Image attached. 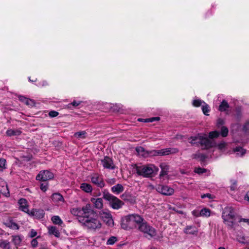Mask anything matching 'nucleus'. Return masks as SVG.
Wrapping results in <instances>:
<instances>
[{
  "mask_svg": "<svg viewBox=\"0 0 249 249\" xmlns=\"http://www.w3.org/2000/svg\"><path fill=\"white\" fill-rule=\"evenodd\" d=\"M47 84H47V82H46V81H43V82H42V86H46V85H47Z\"/></svg>",
  "mask_w": 249,
  "mask_h": 249,
  "instance_id": "58",
  "label": "nucleus"
},
{
  "mask_svg": "<svg viewBox=\"0 0 249 249\" xmlns=\"http://www.w3.org/2000/svg\"><path fill=\"white\" fill-rule=\"evenodd\" d=\"M103 197L109 201L110 206L113 209L118 210L121 208L124 204L122 201L112 195L106 190L103 191Z\"/></svg>",
  "mask_w": 249,
  "mask_h": 249,
  "instance_id": "5",
  "label": "nucleus"
},
{
  "mask_svg": "<svg viewBox=\"0 0 249 249\" xmlns=\"http://www.w3.org/2000/svg\"><path fill=\"white\" fill-rule=\"evenodd\" d=\"M201 197L203 198H205V197H208V198H209L210 199H213V196L211 194H208H208H204L203 195H202L201 196Z\"/></svg>",
  "mask_w": 249,
  "mask_h": 249,
  "instance_id": "50",
  "label": "nucleus"
},
{
  "mask_svg": "<svg viewBox=\"0 0 249 249\" xmlns=\"http://www.w3.org/2000/svg\"><path fill=\"white\" fill-rule=\"evenodd\" d=\"M52 221L54 224L59 225H60L63 223L62 220L61 219L60 217L57 215L53 216L52 217Z\"/></svg>",
  "mask_w": 249,
  "mask_h": 249,
  "instance_id": "31",
  "label": "nucleus"
},
{
  "mask_svg": "<svg viewBox=\"0 0 249 249\" xmlns=\"http://www.w3.org/2000/svg\"><path fill=\"white\" fill-rule=\"evenodd\" d=\"M195 172L199 174H202L206 172V169L200 167L196 168L195 169Z\"/></svg>",
  "mask_w": 249,
  "mask_h": 249,
  "instance_id": "40",
  "label": "nucleus"
},
{
  "mask_svg": "<svg viewBox=\"0 0 249 249\" xmlns=\"http://www.w3.org/2000/svg\"><path fill=\"white\" fill-rule=\"evenodd\" d=\"M160 167L161 169L160 178H162L163 177L168 175L169 166L165 163H161L160 164Z\"/></svg>",
  "mask_w": 249,
  "mask_h": 249,
  "instance_id": "18",
  "label": "nucleus"
},
{
  "mask_svg": "<svg viewBox=\"0 0 249 249\" xmlns=\"http://www.w3.org/2000/svg\"><path fill=\"white\" fill-rule=\"evenodd\" d=\"M71 213L77 216L78 220L83 226L90 230H96L102 227V223L90 204L87 203L81 208H73Z\"/></svg>",
  "mask_w": 249,
  "mask_h": 249,
  "instance_id": "1",
  "label": "nucleus"
},
{
  "mask_svg": "<svg viewBox=\"0 0 249 249\" xmlns=\"http://www.w3.org/2000/svg\"><path fill=\"white\" fill-rule=\"evenodd\" d=\"M160 120L159 117H153L150 118H148L145 120V122H152L154 121H158Z\"/></svg>",
  "mask_w": 249,
  "mask_h": 249,
  "instance_id": "47",
  "label": "nucleus"
},
{
  "mask_svg": "<svg viewBox=\"0 0 249 249\" xmlns=\"http://www.w3.org/2000/svg\"><path fill=\"white\" fill-rule=\"evenodd\" d=\"M237 188V184L236 182H234L232 184L231 186V190L232 191H234Z\"/></svg>",
  "mask_w": 249,
  "mask_h": 249,
  "instance_id": "52",
  "label": "nucleus"
},
{
  "mask_svg": "<svg viewBox=\"0 0 249 249\" xmlns=\"http://www.w3.org/2000/svg\"><path fill=\"white\" fill-rule=\"evenodd\" d=\"M183 231L187 234L196 235L198 232L197 228L195 226H187Z\"/></svg>",
  "mask_w": 249,
  "mask_h": 249,
  "instance_id": "17",
  "label": "nucleus"
},
{
  "mask_svg": "<svg viewBox=\"0 0 249 249\" xmlns=\"http://www.w3.org/2000/svg\"><path fill=\"white\" fill-rule=\"evenodd\" d=\"M90 201L95 208L101 210L103 208V200L102 198H91Z\"/></svg>",
  "mask_w": 249,
  "mask_h": 249,
  "instance_id": "14",
  "label": "nucleus"
},
{
  "mask_svg": "<svg viewBox=\"0 0 249 249\" xmlns=\"http://www.w3.org/2000/svg\"><path fill=\"white\" fill-rule=\"evenodd\" d=\"M6 160L4 159H0V171H2L6 168L5 166Z\"/></svg>",
  "mask_w": 249,
  "mask_h": 249,
  "instance_id": "36",
  "label": "nucleus"
},
{
  "mask_svg": "<svg viewBox=\"0 0 249 249\" xmlns=\"http://www.w3.org/2000/svg\"><path fill=\"white\" fill-rule=\"evenodd\" d=\"M48 184L47 183H42L40 184V189L45 192L48 189Z\"/></svg>",
  "mask_w": 249,
  "mask_h": 249,
  "instance_id": "44",
  "label": "nucleus"
},
{
  "mask_svg": "<svg viewBox=\"0 0 249 249\" xmlns=\"http://www.w3.org/2000/svg\"><path fill=\"white\" fill-rule=\"evenodd\" d=\"M137 173L144 178L151 177L154 174H157L159 168L154 164L138 165L136 167Z\"/></svg>",
  "mask_w": 249,
  "mask_h": 249,
  "instance_id": "4",
  "label": "nucleus"
},
{
  "mask_svg": "<svg viewBox=\"0 0 249 249\" xmlns=\"http://www.w3.org/2000/svg\"><path fill=\"white\" fill-rule=\"evenodd\" d=\"M192 214L195 216H196V217H198V216H200L199 215V213H198L197 212L195 211H193L192 212Z\"/></svg>",
  "mask_w": 249,
  "mask_h": 249,
  "instance_id": "54",
  "label": "nucleus"
},
{
  "mask_svg": "<svg viewBox=\"0 0 249 249\" xmlns=\"http://www.w3.org/2000/svg\"><path fill=\"white\" fill-rule=\"evenodd\" d=\"M101 163L105 168L113 169L115 167L112 159L107 156L105 157L104 158L101 160Z\"/></svg>",
  "mask_w": 249,
  "mask_h": 249,
  "instance_id": "12",
  "label": "nucleus"
},
{
  "mask_svg": "<svg viewBox=\"0 0 249 249\" xmlns=\"http://www.w3.org/2000/svg\"><path fill=\"white\" fill-rule=\"evenodd\" d=\"M0 248L2 249H11V245L7 240L0 241Z\"/></svg>",
  "mask_w": 249,
  "mask_h": 249,
  "instance_id": "28",
  "label": "nucleus"
},
{
  "mask_svg": "<svg viewBox=\"0 0 249 249\" xmlns=\"http://www.w3.org/2000/svg\"><path fill=\"white\" fill-rule=\"evenodd\" d=\"M178 213H180V214H182L183 213V212L181 211H177Z\"/></svg>",
  "mask_w": 249,
  "mask_h": 249,
  "instance_id": "59",
  "label": "nucleus"
},
{
  "mask_svg": "<svg viewBox=\"0 0 249 249\" xmlns=\"http://www.w3.org/2000/svg\"><path fill=\"white\" fill-rule=\"evenodd\" d=\"M227 144L225 142H221L217 145V146L219 150H222L226 148Z\"/></svg>",
  "mask_w": 249,
  "mask_h": 249,
  "instance_id": "38",
  "label": "nucleus"
},
{
  "mask_svg": "<svg viewBox=\"0 0 249 249\" xmlns=\"http://www.w3.org/2000/svg\"><path fill=\"white\" fill-rule=\"evenodd\" d=\"M143 221V218L138 214H132L124 216L121 219V228L125 230L134 229Z\"/></svg>",
  "mask_w": 249,
  "mask_h": 249,
  "instance_id": "2",
  "label": "nucleus"
},
{
  "mask_svg": "<svg viewBox=\"0 0 249 249\" xmlns=\"http://www.w3.org/2000/svg\"><path fill=\"white\" fill-rule=\"evenodd\" d=\"M0 194H1V192H0Z\"/></svg>",
  "mask_w": 249,
  "mask_h": 249,
  "instance_id": "61",
  "label": "nucleus"
},
{
  "mask_svg": "<svg viewBox=\"0 0 249 249\" xmlns=\"http://www.w3.org/2000/svg\"><path fill=\"white\" fill-rule=\"evenodd\" d=\"M39 238V236H37L36 238L33 239L31 243V245L33 247H36L38 245L37 239Z\"/></svg>",
  "mask_w": 249,
  "mask_h": 249,
  "instance_id": "41",
  "label": "nucleus"
},
{
  "mask_svg": "<svg viewBox=\"0 0 249 249\" xmlns=\"http://www.w3.org/2000/svg\"><path fill=\"white\" fill-rule=\"evenodd\" d=\"M52 199L55 202H63L64 200L63 196L58 193L53 194L52 195Z\"/></svg>",
  "mask_w": 249,
  "mask_h": 249,
  "instance_id": "27",
  "label": "nucleus"
},
{
  "mask_svg": "<svg viewBox=\"0 0 249 249\" xmlns=\"http://www.w3.org/2000/svg\"><path fill=\"white\" fill-rule=\"evenodd\" d=\"M243 130L246 133L249 134V122H247L245 124Z\"/></svg>",
  "mask_w": 249,
  "mask_h": 249,
  "instance_id": "42",
  "label": "nucleus"
},
{
  "mask_svg": "<svg viewBox=\"0 0 249 249\" xmlns=\"http://www.w3.org/2000/svg\"><path fill=\"white\" fill-rule=\"evenodd\" d=\"M18 203L20 210L25 213H29L28 201L25 198H21L18 200Z\"/></svg>",
  "mask_w": 249,
  "mask_h": 249,
  "instance_id": "16",
  "label": "nucleus"
},
{
  "mask_svg": "<svg viewBox=\"0 0 249 249\" xmlns=\"http://www.w3.org/2000/svg\"><path fill=\"white\" fill-rule=\"evenodd\" d=\"M136 151L138 154L143 157H147L149 156L148 151H145L144 148L140 146L136 148Z\"/></svg>",
  "mask_w": 249,
  "mask_h": 249,
  "instance_id": "20",
  "label": "nucleus"
},
{
  "mask_svg": "<svg viewBox=\"0 0 249 249\" xmlns=\"http://www.w3.org/2000/svg\"><path fill=\"white\" fill-rule=\"evenodd\" d=\"M53 178V174L48 170L41 171L36 177V180L45 181Z\"/></svg>",
  "mask_w": 249,
  "mask_h": 249,
  "instance_id": "9",
  "label": "nucleus"
},
{
  "mask_svg": "<svg viewBox=\"0 0 249 249\" xmlns=\"http://www.w3.org/2000/svg\"><path fill=\"white\" fill-rule=\"evenodd\" d=\"M200 156L203 157L202 155H200L199 154H196L193 155L194 158L197 159Z\"/></svg>",
  "mask_w": 249,
  "mask_h": 249,
  "instance_id": "56",
  "label": "nucleus"
},
{
  "mask_svg": "<svg viewBox=\"0 0 249 249\" xmlns=\"http://www.w3.org/2000/svg\"><path fill=\"white\" fill-rule=\"evenodd\" d=\"M245 199L249 201V192L247 193Z\"/></svg>",
  "mask_w": 249,
  "mask_h": 249,
  "instance_id": "57",
  "label": "nucleus"
},
{
  "mask_svg": "<svg viewBox=\"0 0 249 249\" xmlns=\"http://www.w3.org/2000/svg\"><path fill=\"white\" fill-rule=\"evenodd\" d=\"M178 152V150L175 148H168L159 150L160 156L168 155L170 154H175Z\"/></svg>",
  "mask_w": 249,
  "mask_h": 249,
  "instance_id": "15",
  "label": "nucleus"
},
{
  "mask_svg": "<svg viewBox=\"0 0 249 249\" xmlns=\"http://www.w3.org/2000/svg\"><path fill=\"white\" fill-rule=\"evenodd\" d=\"M117 241V238L115 236H111L107 240V245H113Z\"/></svg>",
  "mask_w": 249,
  "mask_h": 249,
  "instance_id": "37",
  "label": "nucleus"
},
{
  "mask_svg": "<svg viewBox=\"0 0 249 249\" xmlns=\"http://www.w3.org/2000/svg\"><path fill=\"white\" fill-rule=\"evenodd\" d=\"M124 187L121 184H117L111 188L112 192L116 194H119L124 191Z\"/></svg>",
  "mask_w": 249,
  "mask_h": 249,
  "instance_id": "21",
  "label": "nucleus"
},
{
  "mask_svg": "<svg viewBox=\"0 0 249 249\" xmlns=\"http://www.w3.org/2000/svg\"><path fill=\"white\" fill-rule=\"evenodd\" d=\"M19 99L21 102L24 103L27 105L32 107L34 105L35 103L33 100L28 99L24 96H19Z\"/></svg>",
  "mask_w": 249,
  "mask_h": 249,
  "instance_id": "24",
  "label": "nucleus"
},
{
  "mask_svg": "<svg viewBox=\"0 0 249 249\" xmlns=\"http://www.w3.org/2000/svg\"><path fill=\"white\" fill-rule=\"evenodd\" d=\"M202 109L203 111V112L204 114L208 115V114L207 113H208L210 111L209 110V107L208 105H206L205 106H203L202 107Z\"/></svg>",
  "mask_w": 249,
  "mask_h": 249,
  "instance_id": "39",
  "label": "nucleus"
},
{
  "mask_svg": "<svg viewBox=\"0 0 249 249\" xmlns=\"http://www.w3.org/2000/svg\"><path fill=\"white\" fill-rule=\"evenodd\" d=\"M233 151L236 152L238 156H243L245 154L246 150L241 147H237L233 150Z\"/></svg>",
  "mask_w": 249,
  "mask_h": 249,
  "instance_id": "30",
  "label": "nucleus"
},
{
  "mask_svg": "<svg viewBox=\"0 0 249 249\" xmlns=\"http://www.w3.org/2000/svg\"><path fill=\"white\" fill-rule=\"evenodd\" d=\"M239 222H247L249 225V219H241Z\"/></svg>",
  "mask_w": 249,
  "mask_h": 249,
  "instance_id": "55",
  "label": "nucleus"
},
{
  "mask_svg": "<svg viewBox=\"0 0 249 249\" xmlns=\"http://www.w3.org/2000/svg\"><path fill=\"white\" fill-rule=\"evenodd\" d=\"M80 189L87 193H91L92 191V187L89 184L83 183L80 185Z\"/></svg>",
  "mask_w": 249,
  "mask_h": 249,
  "instance_id": "22",
  "label": "nucleus"
},
{
  "mask_svg": "<svg viewBox=\"0 0 249 249\" xmlns=\"http://www.w3.org/2000/svg\"><path fill=\"white\" fill-rule=\"evenodd\" d=\"M48 229L49 234H53L56 237H59L60 236V232L56 227H49Z\"/></svg>",
  "mask_w": 249,
  "mask_h": 249,
  "instance_id": "23",
  "label": "nucleus"
},
{
  "mask_svg": "<svg viewBox=\"0 0 249 249\" xmlns=\"http://www.w3.org/2000/svg\"><path fill=\"white\" fill-rule=\"evenodd\" d=\"M0 192L4 195L9 194L6 183L1 178H0Z\"/></svg>",
  "mask_w": 249,
  "mask_h": 249,
  "instance_id": "19",
  "label": "nucleus"
},
{
  "mask_svg": "<svg viewBox=\"0 0 249 249\" xmlns=\"http://www.w3.org/2000/svg\"><path fill=\"white\" fill-rule=\"evenodd\" d=\"M202 103H203V102L200 100H195L193 101V105L195 107H198L201 106ZM204 103H205L204 102Z\"/></svg>",
  "mask_w": 249,
  "mask_h": 249,
  "instance_id": "43",
  "label": "nucleus"
},
{
  "mask_svg": "<svg viewBox=\"0 0 249 249\" xmlns=\"http://www.w3.org/2000/svg\"><path fill=\"white\" fill-rule=\"evenodd\" d=\"M230 106L229 104L225 100H223L219 106L218 110L220 111H226L229 108Z\"/></svg>",
  "mask_w": 249,
  "mask_h": 249,
  "instance_id": "25",
  "label": "nucleus"
},
{
  "mask_svg": "<svg viewBox=\"0 0 249 249\" xmlns=\"http://www.w3.org/2000/svg\"><path fill=\"white\" fill-rule=\"evenodd\" d=\"M12 242L16 246V248H18V247L20 245V243L22 241V238L21 236H20L19 235H13L12 236Z\"/></svg>",
  "mask_w": 249,
  "mask_h": 249,
  "instance_id": "26",
  "label": "nucleus"
},
{
  "mask_svg": "<svg viewBox=\"0 0 249 249\" xmlns=\"http://www.w3.org/2000/svg\"><path fill=\"white\" fill-rule=\"evenodd\" d=\"M87 133L85 131L77 132L74 133V136L78 139H84L86 137Z\"/></svg>",
  "mask_w": 249,
  "mask_h": 249,
  "instance_id": "32",
  "label": "nucleus"
},
{
  "mask_svg": "<svg viewBox=\"0 0 249 249\" xmlns=\"http://www.w3.org/2000/svg\"><path fill=\"white\" fill-rule=\"evenodd\" d=\"M81 103V102H76L75 101H73L71 103V105H72L73 106L77 107L78 105H79Z\"/></svg>",
  "mask_w": 249,
  "mask_h": 249,
  "instance_id": "53",
  "label": "nucleus"
},
{
  "mask_svg": "<svg viewBox=\"0 0 249 249\" xmlns=\"http://www.w3.org/2000/svg\"><path fill=\"white\" fill-rule=\"evenodd\" d=\"M210 211L208 209L204 208L201 210L199 213V215L200 216H206L208 217L210 216Z\"/></svg>",
  "mask_w": 249,
  "mask_h": 249,
  "instance_id": "33",
  "label": "nucleus"
},
{
  "mask_svg": "<svg viewBox=\"0 0 249 249\" xmlns=\"http://www.w3.org/2000/svg\"><path fill=\"white\" fill-rule=\"evenodd\" d=\"M28 213L35 216L37 219L42 218L44 216V212L42 209H33Z\"/></svg>",
  "mask_w": 249,
  "mask_h": 249,
  "instance_id": "13",
  "label": "nucleus"
},
{
  "mask_svg": "<svg viewBox=\"0 0 249 249\" xmlns=\"http://www.w3.org/2000/svg\"><path fill=\"white\" fill-rule=\"evenodd\" d=\"M224 123V120L222 119H218L217 121V125L218 127H219L220 125H223Z\"/></svg>",
  "mask_w": 249,
  "mask_h": 249,
  "instance_id": "49",
  "label": "nucleus"
},
{
  "mask_svg": "<svg viewBox=\"0 0 249 249\" xmlns=\"http://www.w3.org/2000/svg\"><path fill=\"white\" fill-rule=\"evenodd\" d=\"M93 183L96 184L97 186L103 188L105 186V182L103 178L98 174H93L91 178Z\"/></svg>",
  "mask_w": 249,
  "mask_h": 249,
  "instance_id": "11",
  "label": "nucleus"
},
{
  "mask_svg": "<svg viewBox=\"0 0 249 249\" xmlns=\"http://www.w3.org/2000/svg\"><path fill=\"white\" fill-rule=\"evenodd\" d=\"M228 129L225 126H222L221 128V135L222 137H225L228 134Z\"/></svg>",
  "mask_w": 249,
  "mask_h": 249,
  "instance_id": "34",
  "label": "nucleus"
},
{
  "mask_svg": "<svg viewBox=\"0 0 249 249\" xmlns=\"http://www.w3.org/2000/svg\"><path fill=\"white\" fill-rule=\"evenodd\" d=\"M219 136V133L217 131H212L209 133V137L210 139L217 138Z\"/></svg>",
  "mask_w": 249,
  "mask_h": 249,
  "instance_id": "35",
  "label": "nucleus"
},
{
  "mask_svg": "<svg viewBox=\"0 0 249 249\" xmlns=\"http://www.w3.org/2000/svg\"><path fill=\"white\" fill-rule=\"evenodd\" d=\"M10 227L12 229H13L17 230V229H18V225L16 223H11V225H10Z\"/></svg>",
  "mask_w": 249,
  "mask_h": 249,
  "instance_id": "51",
  "label": "nucleus"
},
{
  "mask_svg": "<svg viewBox=\"0 0 249 249\" xmlns=\"http://www.w3.org/2000/svg\"><path fill=\"white\" fill-rule=\"evenodd\" d=\"M156 190L160 193L165 196H171L174 193V190L168 186L159 185L156 187Z\"/></svg>",
  "mask_w": 249,
  "mask_h": 249,
  "instance_id": "10",
  "label": "nucleus"
},
{
  "mask_svg": "<svg viewBox=\"0 0 249 249\" xmlns=\"http://www.w3.org/2000/svg\"><path fill=\"white\" fill-rule=\"evenodd\" d=\"M99 215L102 221L108 227L114 226V220L111 212L108 210H103L99 212Z\"/></svg>",
  "mask_w": 249,
  "mask_h": 249,
  "instance_id": "7",
  "label": "nucleus"
},
{
  "mask_svg": "<svg viewBox=\"0 0 249 249\" xmlns=\"http://www.w3.org/2000/svg\"><path fill=\"white\" fill-rule=\"evenodd\" d=\"M58 114V112L54 110L51 111L49 113V116L52 118L56 117Z\"/></svg>",
  "mask_w": 249,
  "mask_h": 249,
  "instance_id": "46",
  "label": "nucleus"
},
{
  "mask_svg": "<svg viewBox=\"0 0 249 249\" xmlns=\"http://www.w3.org/2000/svg\"><path fill=\"white\" fill-rule=\"evenodd\" d=\"M149 152V156H157L159 155V150H152L150 151Z\"/></svg>",
  "mask_w": 249,
  "mask_h": 249,
  "instance_id": "45",
  "label": "nucleus"
},
{
  "mask_svg": "<svg viewBox=\"0 0 249 249\" xmlns=\"http://www.w3.org/2000/svg\"><path fill=\"white\" fill-rule=\"evenodd\" d=\"M21 134V131L19 130H14L12 129H8L6 131V134L8 136H18Z\"/></svg>",
  "mask_w": 249,
  "mask_h": 249,
  "instance_id": "29",
  "label": "nucleus"
},
{
  "mask_svg": "<svg viewBox=\"0 0 249 249\" xmlns=\"http://www.w3.org/2000/svg\"><path fill=\"white\" fill-rule=\"evenodd\" d=\"M222 217L226 224L228 226L232 227L235 220L233 209L231 207H225L223 211Z\"/></svg>",
  "mask_w": 249,
  "mask_h": 249,
  "instance_id": "6",
  "label": "nucleus"
},
{
  "mask_svg": "<svg viewBox=\"0 0 249 249\" xmlns=\"http://www.w3.org/2000/svg\"><path fill=\"white\" fill-rule=\"evenodd\" d=\"M137 226L140 231L147 234L150 237L154 236L156 234L155 229L148 225L144 220L140 224H138Z\"/></svg>",
  "mask_w": 249,
  "mask_h": 249,
  "instance_id": "8",
  "label": "nucleus"
},
{
  "mask_svg": "<svg viewBox=\"0 0 249 249\" xmlns=\"http://www.w3.org/2000/svg\"><path fill=\"white\" fill-rule=\"evenodd\" d=\"M218 249H225L224 247H220Z\"/></svg>",
  "mask_w": 249,
  "mask_h": 249,
  "instance_id": "60",
  "label": "nucleus"
},
{
  "mask_svg": "<svg viewBox=\"0 0 249 249\" xmlns=\"http://www.w3.org/2000/svg\"><path fill=\"white\" fill-rule=\"evenodd\" d=\"M190 140V142L192 145H198L200 144L203 149H207L216 145L213 141L209 140L200 134H198L195 137H192Z\"/></svg>",
  "mask_w": 249,
  "mask_h": 249,
  "instance_id": "3",
  "label": "nucleus"
},
{
  "mask_svg": "<svg viewBox=\"0 0 249 249\" xmlns=\"http://www.w3.org/2000/svg\"><path fill=\"white\" fill-rule=\"evenodd\" d=\"M37 235V232L34 229H32L29 232V236L31 238L35 237Z\"/></svg>",
  "mask_w": 249,
  "mask_h": 249,
  "instance_id": "48",
  "label": "nucleus"
}]
</instances>
